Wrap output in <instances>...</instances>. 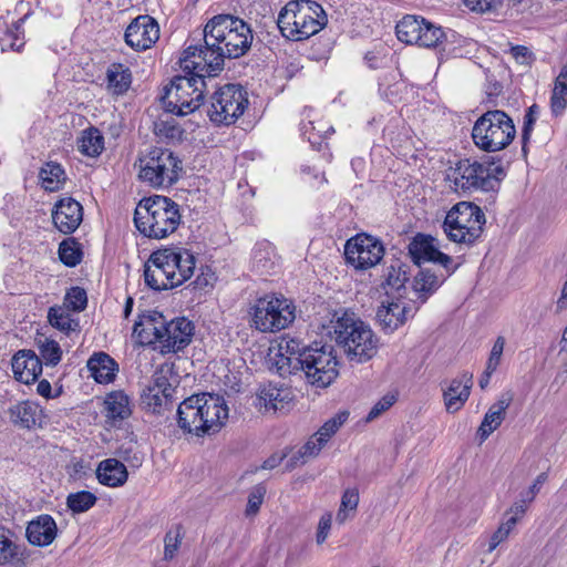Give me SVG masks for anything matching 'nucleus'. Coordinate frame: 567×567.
<instances>
[{
	"instance_id": "f257e3e1",
	"label": "nucleus",
	"mask_w": 567,
	"mask_h": 567,
	"mask_svg": "<svg viewBox=\"0 0 567 567\" xmlns=\"http://www.w3.org/2000/svg\"><path fill=\"white\" fill-rule=\"evenodd\" d=\"M204 45H189L181 58L184 69L206 70L208 78L224 69L225 59L246 54L252 42V31L243 19L231 14H217L208 20L204 31Z\"/></svg>"
},
{
	"instance_id": "f03ea898",
	"label": "nucleus",
	"mask_w": 567,
	"mask_h": 567,
	"mask_svg": "<svg viewBox=\"0 0 567 567\" xmlns=\"http://www.w3.org/2000/svg\"><path fill=\"white\" fill-rule=\"evenodd\" d=\"M228 417V408L219 395L194 394L179 403L177 424L185 433L210 435L220 430Z\"/></svg>"
},
{
	"instance_id": "7ed1b4c3",
	"label": "nucleus",
	"mask_w": 567,
	"mask_h": 567,
	"mask_svg": "<svg viewBox=\"0 0 567 567\" xmlns=\"http://www.w3.org/2000/svg\"><path fill=\"white\" fill-rule=\"evenodd\" d=\"M181 221L179 205L161 195L141 199L134 213L137 230L148 238H166L178 228Z\"/></svg>"
},
{
	"instance_id": "20e7f679",
	"label": "nucleus",
	"mask_w": 567,
	"mask_h": 567,
	"mask_svg": "<svg viewBox=\"0 0 567 567\" xmlns=\"http://www.w3.org/2000/svg\"><path fill=\"white\" fill-rule=\"evenodd\" d=\"M332 329L337 346L350 362L364 363L377 354V337L354 313L344 312L333 322Z\"/></svg>"
},
{
	"instance_id": "39448f33",
	"label": "nucleus",
	"mask_w": 567,
	"mask_h": 567,
	"mask_svg": "<svg viewBox=\"0 0 567 567\" xmlns=\"http://www.w3.org/2000/svg\"><path fill=\"white\" fill-rule=\"evenodd\" d=\"M181 69L185 75H176L168 86L164 89L162 103L164 109L173 114L184 116L196 111L204 100L206 90V70L200 68L189 70Z\"/></svg>"
},
{
	"instance_id": "423d86ee",
	"label": "nucleus",
	"mask_w": 567,
	"mask_h": 567,
	"mask_svg": "<svg viewBox=\"0 0 567 567\" xmlns=\"http://www.w3.org/2000/svg\"><path fill=\"white\" fill-rule=\"evenodd\" d=\"M505 175L499 161L487 158L478 162L466 158L457 162L447 178L453 182L455 190L497 193Z\"/></svg>"
},
{
	"instance_id": "0eeeda50",
	"label": "nucleus",
	"mask_w": 567,
	"mask_h": 567,
	"mask_svg": "<svg viewBox=\"0 0 567 567\" xmlns=\"http://www.w3.org/2000/svg\"><path fill=\"white\" fill-rule=\"evenodd\" d=\"M323 9L311 0L290 1L279 12L277 24L284 37L293 41L308 39L326 24L319 19Z\"/></svg>"
},
{
	"instance_id": "6e6552de",
	"label": "nucleus",
	"mask_w": 567,
	"mask_h": 567,
	"mask_svg": "<svg viewBox=\"0 0 567 567\" xmlns=\"http://www.w3.org/2000/svg\"><path fill=\"white\" fill-rule=\"evenodd\" d=\"M516 135L513 120L501 110L487 111L474 123L472 138L482 151L494 153L506 148Z\"/></svg>"
},
{
	"instance_id": "1a4fd4ad",
	"label": "nucleus",
	"mask_w": 567,
	"mask_h": 567,
	"mask_svg": "<svg viewBox=\"0 0 567 567\" xmlns=\"http://www.w3.org/2000/svg\"><path fill=\"white\" fill-rule=\"evenodd\" d=\"M485 223L486 217L480 206L460 202L447 212L442 227L451 241L471 246L482 236Z\"/></svg>"
},
{
	"instance_id": "9d476101",
	"label": "nucleus",
	"mask_w": 567,
	"mask_h": 567,
	"mask_svg": "<svg viewBox=\"0 0 567 567\" xmlns=\"http://www.w3.org/2000/svg\"><path fill=\"white\" fill-rule=\"evenodd\" d=\"M182 168V161L171 150L154 147L140 158L138 177L154 188H167L178 181Z\"/></svg>"
},
{
	"instance_id": "9b49d317",
	"label": "nucleus",
	"mask_w": 567,
	"mask_h": 567,
	"mask_svg": "<svg viewBox=\"0 0 567 567\" xmlns=\"http://www.w3.org/2000/svg\"><path fill=\"white\" fill-rule=\"evenodd\" d=\"M293 302L282 295L258 298L251 308L252 324L261 332H276L288 328L296 318Z\"/></svg>"
},
{
	"instance_id": "f8f14e48",
	"label": "nucleus",
	"mask_w": 567,
	"mask_h": 567,
	"mask_svg": "<svg viewBox=\"0 0 567 567\" xmlns=\"http://www.w3.org/2000/svg\"><path fill=\"white\" fill-rule=\"evenodd\" d=\"M298 373H302L308 383L318 388H327L338 377V361L333 348L329 344L309 346L301 355Z\"/></svg>"
},
{
	"instance_id": "ddd939ff",
	"label": "nucleus",
	"mask_w": 567,
	"mask_h": 567,
	"mask_svg": "<svg viewBox=\"0 0 567 567\" xmlns=\"http://www.w3.org/2000/svg\"><path fill=\"white\" fill-rule=\"evenodd\" d=\"M247 105V92L243 86L226 84L213 94L207 115L217 125H230L244 114Z\"/></svg>"
},
{
	"instance_id": "4468645a",
	"label": "nucleus",
	"mask_w": 567,
	"mask_h": 567,
	"mask_svg": "<svg viewBox=\"0 0 567 567\" xmlns=\"http://www.w3.org/2000/svg\"><path fill=\"white\" fill-rule=\"evenodd\" d=\"M178 385L173 369L162 365L154 372L151 383L143 390L141 401L144 408L153 413L161 414L171 409L176 398Z\"/></svg>"
},
{
	"instance_id": "2eb2a0df",
	"label": "nucleus",
	"mask_w": 567,
	"mask_h": 567,
	"mask_svg": "<svg viewBox=\"0 0 567 567\" xmlns=\"http://www.w3.org/2000/svg\"><path fill=\"white\" fill-rule=\"evenodd\" d=\"M395 31L401 42L422 48H436L446 38L440 25L413 14L404 16L396 23Z\"/></svg>"
},
{
	"instance_id": "dca6fc26",
	"label": "nucleus",
	"mask_w": 567,
	"mask_h": 567,
	"mask_svg": "<svg viewBox=\"0 0 567 567\" xmlns=\"http://www.w3.org/2000/svg\"><path fill=\"white\" fill-rule=\"evenodd\" d=\"M344 256L347 262L355 269L367 270L381 261L384 247L378 238L368 234H358L347 240Z\"/></svg>"
},
{
	"instance_id": "f3484780",
	"label": "nucleus",
	"mask_w": 567,
	"mask_h": 567,
	"mask_svg": "<svg viewBox=\"0 0 567 567\" xmlns=\"http://www.w3.org/2000/svg\"><path fill=\"white\" fill-rule=\"evenodd\" d=\"M409 254L413 262L419 268H424L423 264L433 262L440 265L447 275L455 271L451 256L439 250L436 239L430 235L417 234L409 244Z\"/></svg>"
},
{
	"instance_id": "a211bd4d",
	"label": "nucleus",
	"mask_w": 567,
	"mask_h": 567,
	"mask_svg": "<svg viewBox=\"0 0 567 567\" xmlns=\"http://www.w3.org/2000/svg\"><path fill=\"white\" fill-rule=\"evenodd\" d=\"M125 42L136 51L150 49L159 38V27L150 16H138L126 28Z\"/></svg>"
},
{
	"instance_id": "6ab92c4d",
	"label": "nucleus",
	"mask_w": 567,
	"mask_h": 567,
	"mask_svg": "<svg viewBox=\"0 0 567 567\" xmlns=\"http://www.w3.org/2000/svg\"><path fill=\"white\" fill-rule=\"evenodd\" d=\"M166 322L161 312L156 310L146 311L140 315L138 320L134 323L133 334L138 343L143 346H159L164 338L162 334Z\"/></svg>"
},
{
	"instance_id": "aec40b11",
	"label": "nucleus",
	"mask_w": 567,
	"mask_h": 567,
	"mask_svg": "<svg viewBox=\"0 0 567 567\" xmlns=\"http://www.w3.org/2000/svg\"><path fill=\"white\" fill-rule=\"evenodd\" d=\"M194 326L185 318H177L166 322L163 339L159 344L162 353L178 352L187 347L193 337Z\"/></svg>"
},
{
	"instance_id": "412c9836",
	"label": "nucleus",
	"mask_w": 567,
	"mask_h": 567,
	"mask_svg": "<svg viewBox=\"0 0 567 567\" xmlns=\"http://www.w3.org/2000/svg\"><path fill=\"white\" fill-rule=\"evenodd\" d=\"M300 340L295 338H282L278 346V353L275 359V367L281 377L298 373V367L301 364V355L308 350Z\"/></svg>"
},
{
	"instance_id": "4be33fe9",
	"label": "nucleus",
	"mask_w": 567,
	"mask_h": 567,
	"mask_svg": "<svg viewBox=\"0 0 567 567\" xmlns=\"http://www.w3.org/2000/svg\"><path fill=\"white\" fill-rule=\"evenodd\" d=\"M83 219L82 205L71 197H65L54 205L52 220L54 226L63 234H72Z\"/></svg>"
},
{
	"instance_id": "5701e85b",
	"label": "nucleus",
	"mask_w": 567,
	"mask_h": 567,
	"mask_svg": "<svg viewBox=\"0 0 567 567\" xmlns=\"http://www.w3.org/2000/svg\"><path fill=\"white\" fill-rule=\"evenodd\" d=\"M10 422L22 430L42 427L44 414L42 408L33 401H21L8 409Z\"/></svg>"
},
{
	"instance_id": "b1692460",
	"label": "nucleus",
	"mask_w": 567,
	"mask_h": 567,
	"mask_svg": "<svg viewBox=\"0 0 567 567\" xmlns=\"http://www.w3.org/2000/svg\"><path fill=\"white\" fill-rule=\"evenodd\" d=\"M58 536V526L49 514H41L30 520L25 528V537L32 546L47 547Z\"/></svg>"
},
{
	"instance_id": "393cba45",
	"label": "nucleus",
	"mask_w": 567,
	"mask_h": 567,
	"mask_svg": "<svg viewBox=\"0 0 567 567\" xmlns=\"http://www.w3.org/2000/svg\"><path fill=\"white\" fill-rule=\"evenodd\" d=\"M473 386V375L464 372L453 379L449 386L443 390L444 405L449 413L460 411L468 400Z\"/></svg>"
},
{
	"instance_id": "a878e982",
	"label": "nucleus",
	"mask_w": 567,
	"mask_h": 567,
	"mask_svg": "<svg viewBox=\"0 0 567 567\" xmlns=\"http://www.w3.org/2000/svg\"><path fill=\"white\" fill-rule=\"evenodd\" d=\"M14 378L25 384L34 382L42 373V361L32 350H20L12 358Z\"/></svg>"
},
{
	"instance_id": "bb28decb",
	"label": "nucleus",
	"mask_w": 567,
	"mask_h": 567,
	"mask_svg": "<svg viewBox=\"0 0 567 567\" xmlns=\"http://www.w3.org/2000/svg\"><path fill=\"white\" fill-rule=\"evenodd\" d=\"M513 399V392L505 391L499 395L498 400L491 405L477 430V435L481 441H485L502 424L506 415V410L509 408Z\"/></svg>"
},
{
	"instance_id": "cd10ccee",
	"label": "nucleus",
	"mask_w": 567,
	"mask_h": 567,
	"mask_svg": "<svg viewBox=\"0 0 567 567\" xmlns=\"http://www.w3.org/2000/svg\"><path fill=\"white\" fill-rule=\"evenodd\" d=\"M410 311L411 308L401 301L382 303L377 310L375 320L384 332L390 333L405 323Z\"/></svg>"
},
{
	"instance_id": "c85d7f7f",
	"label": "nucleus",
	"mask_w": 567,
	"mask_h": 567,
	"mask_svg": "<svg viewBox=\"0 0 567 567\" xmlns=\"http://www.w3.org/2000/svg\"><path fill=\"white\" fill-rule=\"evenodd\" d=\"M27 548L11 538L8 529L0 528V565L9 567H25Z\"/></svg>"
},
{
	"instance_id": "c756f323",
	"label": "nucleus",
	"mask_w": 567,
	"mask_h": 567,
	"mask_svg": "<svg viewBox=\"0 0 567 567\" xmlns=\"http://www.w3.org/2000/svg\"><path fill=\"white\" fill-rule=\"evenodd\" d=\"M126 466L116 458H106L99 463L96 477L102 485L118 487L127 481Z\"/></svg>"
},
{
	"instance_id": "7c9ffc66",
	"label": "nucleus",
	"mask_w": 567,
	"mask_h": 567,
	"mask_svg": "<svg viewBox=\"0 0 567 567\" xmlns=\"http://www.w3.org/2000/svg\"><path fill=\"white\" fill-rule=\"evenodd\" d=\"M107 423L117 426L132 414L130 399L123 391L109 393L104 401Z\"/></svg>"
},
{
	"instance_id": "2f4dec72",
	"label": "nucleus",
	"mask_w": 567,
	"mask_h": 567,
	"mask_svg": "<svg viewBox=\"0 0 567 567\" xmlns=\"http://www.w3.org/2000/svg\"><path fill=\"white\" fill-rule=\"evenodd\" d=\"M87 369L99 383H110L116 377L117 364L105 352L94 353L87 361Z\"/></svg>"
},
{
	"instance_id": "473e14b6",
	"label": "nucleus",
	"mask_w": 567,
	"mask_h": 567,
	"mask_svg": "<svg viewBox=\"0 0 567 567\" xmlns=\"http://www.w3.org/2000/svg\"><path fill=\"white\" fill-rule=\"evenodd\" d=\"M257 399L260 406L274 411L284 409L285 403L291 400L288 389L277 388L272 383L261 386L257 393Z\"/></svg>"
},
{
	"instance_id": "72a5a7b5",
	"label": "nucleus",
	"mask_w": 567,
	"mask_h": 567,
	"mask_svg": "<svg viewBox=\"0 0 567 567\" xmlns=\"http://www.w3.org/2000/svg\"><path fill=\"white\" fill-rule=\"evenodd\" d=\"M107 90L114 95L124 94L132 82V74L127 66L122 63H113L106 72Z\"/></svg>"
},
{
	"instance_id": "f704fd0d",
	"label": "nucleus",
	"mask_w": 567,
	"mask_h": 567,
	"mask_svg": "<svg viewBox=\"0 0 567 567\" xmlns=\"http://www.w3.org/2000/svg\"><path fill=\"white\" fill-rule=\"evenodd\" d=\"M447 276L444 269L443 271L435 272L429 267L420 268L414 278V290L425 295L432 293L442 285Z\"/></svg>"
},
{
	"instance_id": "c9c22d12",
	"label": "nucleus",
	"mask_w": 567,
	"mask_h": 567,
	"mask_svg": "<svg viewBox=\"0 0 567 567\" xmlns=\"http://www.w3.org/2000/svg\"><path fill=\"white\" fill-rule=\"evenodd\" d=\"M385 279L383 287L386 289V295L391 292H398L405 289V284L409 280L408 266L400 260H394L388 268L384 275Z\"/></svg>"
},
{
	"instance_id": "e433bc0d",
	"label": "nucleus",
	"mask_w": 567,
	"mask_h": 567,
	"mask_svg": "<svg viewBox=\"0 0 567 567\" xmlns=\"http://www.w3.org/2000/svg\"><path fill=\"white\" fill-rule=\"evenodd\" d=\"M145 284L153 290H167L178 286V281H171L164 270L153 261L151 256L144 269Z\"/></svg>"
},
{
	"instance_id": "4c0bfd02",
	"label": "nucleus",
	"mask_w": 567,
	"mask_h": 567,
	"mask_svg": "<svg viewBox=\"0 0 567 567\" xmlns=\"http://www.w3.org/2000/svg\"><path fill=\"white\" fill-rule=\"evenodd\" d=\"M104 148V138L101 132L95 127H90L82 132L78 140V150L86 156L95 157Z\"/></svg>"
},
{
	"instance_id": "58836bf2",
	"label": "nucleus",
	"mask_w": 567,
	"mask_h": 567,
	"mask_svg": "<svg viewBox=\"0 0 567 567\" xmlns=\"http://www.w3.org/2000/svg\"><path fill=\"white\" fill-rule=\"evenodd\" d=\"M40 178L45 189L54 192L60 189L65 181V172L58 163L50 162L40 171Z\"/></svg>"
},
{
	"instance_id": "ea45409f",
	"label": "nucleus",
	"mask_w": 567,
	"mask_h": 567,
	"mask_svg": "<svg viewBox=\"0 0 567 567\" xmlns=\"http://www.w3.org/2000/svg\"><path fill=\"white\" fill-rule=\"evenodd\" d=\"M175 259H178V262H176V281H178L179 286L193 276L196 261L195 256L187 249L175 250Z\"/></svg>"
},
{
	"instance_id": "a19ab883",
	"label": "nucleus",
	"mask_w": 567,
	"mask_h": 567,
	"mask_svg": "<svg viewBox=\"0 0 567 567\" xmlns=\"http://www.w3.org/2000/svg\"><path fill=\"white\" fill-rule=\"evenodd\" d=\"M97 497L89 491L71 493L66 497V506L73 514L89 511L95 505Z\"/></svg>"
},
{
	"instance_id": "79ce46f5",
	"label": "nucleus",
	"mask_w": 567,
	"mask_h": 567,
	"mask_svg": "<svg viewBox=\"0 0 567 567\" xmlns=\"http://www.w3.org/2000/svg\"><path fill=\"white\" fill-rule=\"evenodd\" d=\"M153 261L164 270L171 281H176V267L178 259H175V249H163L152 254Z\"/></svg>"
},
{
	"instance_id": "37998d69",
	"label": "nucleus",
	"mask_w": 567,
	"mask_h": 567,
	"mask_svg": "<svg viewBox=\"0 0 567 567\" xmlns=\"http://www.w3.org/2000/svg\"><path fill=\"white\" fill-rule=\"evenodd\" d=\"M59 257L68 267H74L81 262L82 251L74 238H66L60 244Z\"/></svg>"
},
{
	"instance_id": "c03bdc74",
	"label": "nucleus",
	"mask_w": 567,
	"mask_h": 567,
	"mask_svg": "<svg viewBox=\"0 0 567 567\" xmlns=\"http://www.w3.org/2000/svg\"><path fill=\"white\" fill-rule=\"evenodd\" d=\"M567 107V83L555 80L550 96V110L554 116H560Z\"/></svg>"
},
{
	"instance_id": "a18cd8bd",
	"label": "nucleus",
	"mask_w": 567,
	"mask_h": 567,
	"mask_svg": "<svg viewBox=\"0 0 567 567\" xmlns=\"http://www.w3.org/2000/svg\"><path fill=\"white\" fill-rule=\"evenodd\" d=\"M48 319L52 327L66 333L74 331L78 326L76 321L62 308L51 307L48 312Z\"/></svg>"
},
{
	"instance_id": "49530a36",
	"label": "nucleus",
	"mask_w": 567,
	"mask_h": 567,
	"mask_svg": "<svg viewBox=\"0 0 567 567\" xmlns=\"http://www.w3.org/2000/svg\"><path fill=\"white\" fill-rule=\"evenodd\" d=\"M184 538V530L182 525H176L169 529L164 537V559L172 560Z\"/></svg>"
},
{
	"instance_id": "de8ad7c7",
	"label": "nucleus",
	"mask_w": 567,
	"mask_h": 567,
	"mask_svg": "<svg viewBox=\"0 0 567 567\" xmlns=\"http://www.w3.org/2000/svg\"><path fill=\"white\" fill-rule=\"evenodd\" d=\"M539 114H540L539 106L537 104H533L527 109V111L524 115V122H523V127H522V143H523L522 152L524 154L527 153V144L530 140L532 133L534 131V125H535L536 121L538 120Z\"/></svg>"
},
{
	"instance_id": "09e8293b",
	"label": "nucleus",
	"mask_w": 567,
	"mask_h": 567,
	"mask_svg": "<svg viewBox=\"0 0 567 567\" xmlns=\"http://www.w3.org/2000/svg\"><path fill=\"white\" fill-rule=\"evenodd\" d=\"M39 349L42 359L48 365H56L60 362L62 351L56 341L45 338L44 341L39 344Z\"/></svg>"
},
{
	"instance_id": "8fccbe9b",
	"label": "nucleus",
	"mask_w": 567,
	"mask_h": 567,
	"mask_svg": "<svg viewBox=\"0 0 567 567\" xmlns=\"http://www.w3.org/2000/svg\"><path fill=\"white\" fill-rule=\"evenodd\" d=\"M349 413L347 411L338 413L328 420L316 433L321 442H326L338 431V429L347 421Z\"/></svg>"
},
{
	"instance_id": "3c124183",
	"label": "nucleus",
	"mask_w": 567,
	"mask_h": 567,
	"mask_svg": "<svg viewBox=\"0 0 567 567\" xmlns=\"http://www.w3.org/2000/svg\"><path fill=\"white\" fill-rule=\"evenodd\" d=\"M515 527V520L514 518H506L505 522H503L499 527L494 532V534L491 536L489 545H488V553H492L496 547L503 543L507 537L509 536L511 532Z\"/></svg>"
},
{
	"instance_id": "603ef678",
	"label": "nucleus",
	"mask_w": 567,
	"mask_h": 567,
	"mask_svg": "<svg viewBox=\"0 0 567 567\" xmlns=\"http://www.w3.org/2000/svg\"><path fill=\"white\" fill-rule=\"evenodd\" d=\"M65 302L73 311H82L87 305V296L83 288L73 287L65 296Z\"/></svg>"
},
{
	"instance_id": "864d4df0",
	"label": "nucleus",
	"mask_w": 567,
	"mask_h": 567,
	"mask_svg": "<svg viewBox=\"0 0 567 567\" xmlns=\"http://www.w3.org/2000/svg\"><path fill=\"white\" fill-rule=\"evenodd\" d=\"M266 494V486L264 484H257L252 487L249 496L248 503L246 507V515H256L264 502V497Z\"/></svg>"
},
{
	"instance_id": "5fc2aeb1",
	"label": "nucleus",
	"mask_w": 567,
	"mask_h": 567,
	"mask_svg": "<svg viewBox=\"0 0 567 567\" xmlns=\"http://www.w3.org/2000/svg\"><path fill=\"white\" fill-rule=\"evenodd\" d=\"M534 501H528L527 496L522 492L520 498L516 501L509 509L505 513L506 518H514L515 525L523 518V516L526 514L528 506Z\"/></svg>"
},
{
	"instance_id": "6e6d98bb",
	"label": "nucleus",
	"mask_w": 567,
	"mask_h": 567,
	"mask_svg": "<svg viewBox=\"0 0 567 567\" xmlns=\"http://www.w3.org/2000/svg\"><path fill=\"white\" fill-rule=\"evenodd\" d=\"M466 7L478 12H499L501 0H464Z\"/></svg>"
},
{
	"instance_id": "4d7b16f0",
	"label": "nucleus",
	"mask_w": 567,
	"mask_h": 567,
	"mask_svg": "<svg viewBox=\"0 0 567 567\" xmlns=\"http://www.w3.org/2000/svg\"><path fill=\"white\" fill-rule=\"evenodd\" d=\"M395 402L394 395H384L380 401H378L372 409L370 410L369 414L367 415V421H373L374 419L379 417L383 412H385L388 409H390Z\"/></svg>"
},
{
	"instance_id": "13d9d810",
	"label": "nucleus",
	"mask_w": 567,
	"mask_h": 567,
	"mask_svg": "<svg viewBox=\"0 0 567 567\" xmlns=\"http://www.w3.org/2000/svg\"><path fill=\"white\" fill-rule=\"evenodd\" d=\"M326 442H321L320 437L315 434L306 444L300 449V457H313L318 455Z\"/></svg>"
},
{
	"instance_id": "bf43d9fd",
	"label": "nucleus",
	"mask_w": 567,
	"mask_h": 567,
	"mask_svg": "<svg viewBox=\"0 0 567 567\" xmlns=\"http://www.w3.org/2000/svg\"><path fill=\"white\" fill-rule=\"evenodd\" d=\"M505 346V339L503 337H498L492 348L488 361H487V368L489 371H495L496 368L499 364L503 351Z\"/></svg>"
},
{
	"instance_id": "052dcab7",
	"label": "nucleus",
	"mask_w": 567,
	"mask_h": 567,
	"mask_svg": "<svg viewBox=\"0 0 567 567\" xmlns=\"http://www.w3.org/2000/svg\"><path fill=\"white\" fill-rule=\"evenodd\" d=\"M330 528H331V515L326 514V515L321 516L319 524H318V530H317V536H316L317 544L321 545L326 542V539L329 535Z\"/></svg>"
},
{
	"instance_id": "680f3d73",
	"label": "nucleus",
	"mask_w": 567,
	"mask_h": 567,
	"mask_svg": "<svg viewBox=\"0 0 567 567\" xmlns=\"http://www.w3.org/2000/svg\"><path fill=\"white\" fill-rule=\"evenodd\" d=\"M359 504V493L357 489L344 491L341 497L340 506L349 511H355Z\"/></svg>"
},
{
	"instance_id": "e2e57ef3",
	"label": "nucleus",
	"mask_w": 567,
	"mask_h": 567,
	"mask_svg": "<svg viewBox=\"0 0 567 567\" xmlns=\"http://www.w3.org/2000/svg\"><path fill=\"white\" fill-rule=\"evenodd\" d=\"M511 53L513 58L516 60V62L522 64H529L532 59V52L528 50L527 47L524 45H516L511 49Z\"/></svg>"
},
{
	"instance_id": "0e129e2a",
	"label": "nucleus",
	"mask_w": 567,
	"mask_h": 567,
	"mask_svg": "<svg viewBox=\"0 0 567 567\" xmlns=\"http://www.w3.org/2000/svg\"><path fill=\"white\" fill-rule=\"evenodd\" d=\"M547 473L543 472L535 478L533 485L525 492H523L528 501H534L538 492L540 491V486L547 481Z\"/></svg>"
},
{
	"instance_id": "69168bd1",
	"label": "nucleus",
	"mask_w": 567,
	"mask_h": 567,
	"mask_svg": "<svg viewBox=\"0 0 567 567\" xmlns=\"http://www.w3.org/2000/svg\"><path fill=\"white\" fill-rule=\"evenodd\" d=\"M287 455L285 453H282V454L274 453L267 460L264 461V463L261 464L260 468L261 470H274L278 465L281 464V462L284 461V458Z\"/></svg>"
},
{
	"instance_id": "338daca9",
	"label": "nucleus",
	"mask_w": 567,
	"mask_h": 567,
	"mask_svg": "<svg viewBox=\"0 0 567 567\" xmlns=\"http://www.w3.org/2000/svg\"><path fill=\"white\" fill-rule=\"evenodd\" d=\"M527 1L528 0H501L499 11L505 10V12H507L508 10H512L519 13L522 11V4Z\"/></svg>"
},
{
	"instance_id": "774afa93",
	"label": "nucleus",
	"mask_w": 567,
	"mask_h": 567,
	"mask_svg": "<svg viewBox=\"0 0 567 567\" xmlns=\"http://www.w3.org/2000/svg\"><path fill=\"white\" fill-rule=\"evenodd\" d=\"M51 384L48 380L43 379L38 383L37 392L43 398H51Z\"/></svg>"
}]
</instances>
